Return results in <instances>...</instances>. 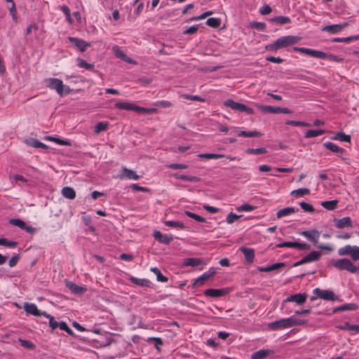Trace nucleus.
I'll list each match as a JSON object with an SVG mask.
<instances>
[{"instance_id":"39","label":"nucleus","mask_w":359,"mask_h":359,"mask_svg":"<svg viewBox=\"0 0 359 359\" xmlns=\"http://www.w3.org/2000/svg\"><path fill=\"white\" fill-rule=\"evenodd\" d=\"M45 140L55 142V143L60 144V145H67V146L71 145L70 142H69L68 140H61L60 138L54 137L52 136H46L45 137Z\"/></svg>"},{"instance_id":"56","label":"nucleus","mask_w":359,"mask_h":359,"mask_svg":"<svg viewBox=\"0 0 359 359\" xmlns=\"http://www.w3.org/2000/svg\"><path fill=\"white\" fill-rule=\"evenodd\" d=\"M299 233L300 235L306 237L309 241L314 242V230L304 231L300 232Z\"/></svg>"},{"instance_id":"8","label":"nucleus","mask_w":359,"mask_h":359,"mask_svg":"<svg viewBox=\"0 0 359 359\" xmlns=\"http://www.w3.org/2000/svg\"><path fill=\"white\" fill-rule=\"evenodd\" d=\"M216 273V270L214 268H211L208 271L203 273L201 276L196 278L193 284V286L196 285H202L205 281L212 277Z\"/></svg>"},{"instance_id":"23","label":"nucleus","mask_w":359,"mask_h":359,"mask_svg":"<svg viewBox=\"0 0 359 359\" xmlns=\"http://www.w3.org/2000/svg\"><path fill=\"white\" fill-rule=\"evenodd\" d=\"M62 196L68 199H74L76 197V192L73 188L65 187L62 189Z\"/></svg>"},{"instance_id":"57","label":"nucleus","mask_w":359,"mask_h":359,"mask_svg":"<svg viewBox=\"0 0 359 359\" xmlns=\"http://www.w3.org/2000/svg\"><path fill=\"white\" fill-rule=\"evenodd\" d=\"M19 342L20 343L21 346L25 348L29 349H33L34 348V344L30 341L19 339Z\"/></svg>"},{"instance_id":"15","label":"nucleus","mask_w":359,"mask_h":359,"mask_svg":"<svg viewBox=\"0 0 359 359\" xmlns=\"http://www.w3.org/2000/svg\"><path fill=\"white\" fill-rule=\"evenodd\" d=\"M316 57L325 59L329 61H334L340 62H342L343 59L332 54L325 53L321 51L316 50Z\"/></svg>"},{"instance_id":"29","label":"nucleus","mask_w":359,"mask_h":359,"mask_svg":"<svg viewBox=\"0 0 359 359\" xmlns=\"http://www.w3.org/2000/svg\"><path fill=\"white\" fill-rule=\"evenodd\" d=\"M270 21L276 24L285 25L290 23L291 20L289 17L287 16H276L271 18Z\"/></svg>"},{"instance_id":"51","label":"nucleus","mask_w":359,"mask_h":359,"mask_svg":"<svg viewBox=\"0 0 359 359\" xmlns=\"http://www.w3.org/2000/svg\"><path fill=\"white\" fill-rule=\"evenodd\" d=\"M78 66L87 69H92L94 67L93 64L88 63L83 59H78Z\"/></svg>"},{"instance_id":"64","label":"nucleus","mask_w":359,"mask_h":359,"mask_svg":"<svg viewBox=\"0 0 359 359\" xmlns=\"http://www.w3.org/2000/svg\"><path fill=\"white\" fill-rule=\"evenodd\" d=\"M20 258V255H14V256H13V257L10 259V260H9V262H8V265H9V266H10V267H13V266H15L17 264L18 262L19 261Z\"/></svg>"},{"instance_id":"61","label":"nucleus","mask_w":359,"mask_h":359,"mask_svg":"<svg viewBox=\"0 0 359 359\" xmlns=\"http://www.w3.org/2000/svg\"><path fill=\"white\" fill-rule=\"evenodd\" d=\"M297 242H290V241H285L282 243H279L276 245V248H296Z\"/></svg>"},{"instance_id":"6","label":"nucleus","mask_w":359,"mask_h":359,"mask_svg":"<svg viewBox=\"0 0 359 359\" xmlns=\"http://www.w3.org/2000/svg\"><path fill=\"white\" fill-rule=\"evenodd\" d=\"M224 105L233 110L238 111H245L248 114H252L254 113V110L252 108L247 107L244 104L236 102L231 99H228L225 100L224 102Z\"/></svg>"},{"instance_id":"37","label":"nucleus","mask_w":359,"mask_h":359,"mask_svg":"<svg viewBox=\"0 0 359 359\" xmlns=\"http://www.w3.org/2000/svg\"><path fill=\"white\" fill-rule=\"evenodd\" d=\"M150 271L156 276V279L158 281L165 283L168 280V278L164 276L158 268L152 267L151 268Z\"/></svg>"},{"instance_id":"32","label":"nucleus","mask_w":359,"mask_h":359,"mask_svg":"<svg viewBox=\"0 0 359 359\" xmlns=\"http://www.w3.org/2000/svg\"><path fill=\"white\" fill-rule=\"evenodd\" d=\"M314 261V250L311 251L309 254H308L306 256L303 257L301 260L296 262L294 266H297L301 264H303L306 262H311Z\"/></svg>"},{"instance_id":"11","label":"nucleus","mask_w":359,"mask_h":359,"mask_svg":"<svg viewBox=\"0 0 359 359\" xmlns=\"http://www.w3.org/2000/svg\"><path fill=\"white\" fill-rule=\"evenodd\" d=\"M24 309L27 313L32 314L35 316H41L46 314V311H41L38 309L37 306L34 304L26 303L24 305Z\"/></svg>"},{"instance_id":"41","label":"nucleus","mask_w":359,"mask_h":359,"mask_svg":"<svg viewBox=\"0 0 359 359\" xmlns=\"http://www.w3.org/2000/svg\"><path fill=\"white\" fill-rule=\"evenodd\" d=\"M175 177L177 179H180L185 181H189V182H198L201 180V179L196 176H187L184 175H179L175 174Z\"/></svg>"},{"instance_id":"30","label":"nucleus","mask_w":359,"mask_h":359,"mask_svg":"<svg viewBox=\"0 0 359 359\" xmlns=\"http://www.w3.org/2000/svg\"><path fill=\"white\" fill-rule=\"evenodd\" d=\"M26 144L35 148H42L45 149L48 148L47 145L36 139H30L29 140H26Z\"/></svg>"},{"instance_id":"35","label":"nucleus","mask_w":359,"mask_h":359,"mask_svg":"<svg viewBox=\"0 0 359 359\" xmlns=\"http://www.w3.org/2000/svg\"><path fill=\"white\" fill-rule=\"evenodd\" d=\"M237 135H238V136L248 137L262 136V133L257 132V131L247 132V131L242 130V131L237 132Z\"/></svg>"},{"instance_id":"20","label":"nucleus","mask_w":359,"mask_h":359,"mask_svg":"<svg viewBox=\"0 0 359 359\" xmlns=\"http://www.w3.org/2000/svg\"><path fill=\"white\" fill-rule=\"evenodd\" d=\"M258 109H259L264 113L269 114H278L280 113V107H272V106H266V105H256Z\"/></svg>"},{"instance_id":"53","label":"nucleus","mask_w":359,"mask_h":359,"mask_svg":"<svg viewBox=\"0 0 359 359\" xmlns=\"http://www.w3.org/2000/svg\"><path fill=\"white\" fill-rule=\"evenodd\" d=\"M112 50H113L114 53L118 58H120L123 60H124L126 55L119 48V47L114 46V47H113Z\"/></svg>"},{"instance_id":"46","label":"nucleus","mask_w":359,"mask_h":359,"mask_svg":"<svg viewBox=\"0 0 359 359\" xmlns=\"http://www.w3.org/2000/svg\"><path fill=\"white\" fill-rule=\"evenodd\" d=\"M184 214L187 216V217H189L195 220H196L197 222H205V219L198 215H196L194 212H189V211H185L184 212Z\"/></svg>"},{"instance_id":"26","label":"nucleus","mask_w":359,"mask_h":359,"mask_svg":"<svg viewBox=\"0 0 359 359\" xmlns=\"http://www.w3.org/2000/svg\"><path fill=\"white\" fill-rule=\"evenodd\" d=\"M296 212V209L293 207H287L283 209L280 210L277 214V218H281L284 216L289 215L290 214L294 213Z\"/></svg>"},{"instance_id":"28","label":"nucleus","mask_w":359,"mask_h":359,"mask_svg":"<svg viewBox=\"0 0 359 359\" xmlns=\"http://www.w3.org/2000/svg\"><path fill=\"white\" fill-rule=\"evenodd\" d=\"M269 353H270L269 350H265V349L259 350V351L255 352L251 355V359H264L266 356H268L269 355Z\"/></svg>"},{"instance_id":"59","label":"nucleus","mask_w":359,"mask_h":359,"mask_svg":"<svg viewBox=\"0 0 359 359\" xmlns=\"http://www.w3.org/2000/svg\"><path fill=\"white\" fill-rule=\"evenodd\" d=\"M157 110L155 108L148 109V108H144L141 107L137 106L136 111L139 113H147V114H152L156 112Z\"/></svg>"},{"instance_id":"16","label":"nucleus","mask_w":359,"mask_h":359,"mask_svg":"<svg viewBox=\"0 0 359 359\" xmlns=\"http://www.w3.org/2000/svg\"><path fill=\"white\" fill-rule=\"evenodd\" d=\"M240 251L244 255L245 259L248 264H252L254 262L255 251L253 249L241 247L240 248Z\"/></svg>"},{"instance_id":"7","label":"nucleus","mask_w":359,"mask_h":359,"mask_svg":"<svg viewBox=\"0 0 359 359\" xmlns=\"http://www.w3.org/2000/svg\"><path fill=\"white\" fill-rule=\"evenodd\" d=\"M316 297L329 301H335L337 299V297L332 291L320 290L319 288H316Z\"/></svg>"},{"instance_id":"2","label":"nucleus","mask_w":359,"mask_h":359,"mask_svg":"<svg viewBox=\"0 0 359 359\" xmlns=\"http://www.w3.org/2000/svg\"><path fill=\"white\" fill-rule=\"evenodd\" d=\"M302 323V320L297 319L294 316L288 318H283L270 323L268 325L269 328L273 330H278L284 328H288L293 325H299Z\"/></svg>"},{"instance_id":"60","label":"nucleus","mask_w":359,"mask_h":359,"mask_svg":"<svg viewBox=\"0 0 359 359\" xmlns=\"http://www.w3.org/2000/svg\"><path fill=\"white\" fill-rule=\"evenodd\" d=\"M256 208L255 206L250 205L249 204H243L238 208L236 210L238 211H252Z\"/></svg>"},{"instance_id":"31","label":"nucleus","mask_w":359,"mask_h":359,"mask_svg":"<svg viewBox=\"0 0 359 359\" xmlns=\"http://www.w3.org/2000/svg\"><path fill=\"white\" fill-rule=\"evenodd\" d=\"M334 140H339L341 142H351V136L349 135H346L342 132L337 133L332 137Z\"/></svg>"},{"instance_id":"9","label":"nucleus","mask_w":359,"mask_h":359,"mask_svg":"<svg viewBox=\"0 0 359 359\" xmlns=\"http://www.w3.org/2000/svg\"><path fill=\"white\" fill-rule=\"evenodd\" d=\"M348 26L347 22H344L341 24H336V25H327L325 26L322 28V31L323 32H327L330 34H337L340 32L341 30H343L345 27Z\"/></svg>"},{"instance_id":"10","label":"nucleus","mask_w":359,"mask_h":359,"mask_svg":"<svg viewBox=\"0 0 359 359\" xmlns=\"http://www.w3.org/2000/svg\"><path fill=\"white\" fill-rule=\"evenodd\" d=\"M68 39L81 52H84L88 47L90 46V43L81 39L69 36Z\"/></svg>"},{"instance_id":"47","label":"nucleus","mask_w":359,"mask_h":359,"mask_svg":"<svg viewBox=\"0 0 359 359\" xmlns=\"http://www.w3.org/2000/svg\"><path fill=\"white\" fill-rule=\"evenodd\" d=\"M0 241L1 242L0 243V245H4L10 248H15L18 244V243L16 241H10L6 238H0Z\"/></svg>"},{"instance_id":"4","label":"nucleus","mask_w":359,"mask_h":359,"mask_svg":"<svg viewBox=\"0 0 359 359\" xmlns=\"http://www.w3.org/2000/svg\"><path fill=\"white\" fill-rule=\"evenodd\" d=\"M332 266L339 270H346L350 273H359V267L355 266L350 259L344 258L334 260Z\"/></svg>"},{"instance_id":"54","label":"nucleus","mask_w":359,"mask_h":359,"mask_svg":"<svg viewBox=\"0 0 359 359\" xmlns=\"http://www.w3.org/2000/svg\"><path fill=\"white\" fill-rule=\"evenodd\" d=\"M250 27L257 29L258 30H264L266 28L265 23L258 22H252L250 23Z\"/></svg>"},{"instance_id":"22","label":"nucleus","mask_w":359,"mask_h":359,"mask_svg":"<svg viewBox=\"0 0 359 359\" xmlns=\"http://www.w3.org/2000/svg\"><path fill=\"white\" fill-rule=\"evenodd\" d=\"M115 107L120 109L132 110V111H136V109H137V105H135L131 103L123 102H116L115 104Z\"/></svg>"},{"instance_id":"21","label":"nucleus","mask_w":359,"mask_h":359,"mask_svg":"<svg viewBox=\"0 0 359 359\" xmlns=\"http://www.w3.org/2000/svg\"><path fill=\"white\" fill-rule=\"evenodd\" d=\"M323 146L326 149H327L333 152L339 153L341 155L344 154L346 151L344 149L339 147L338 146H337L336 144H334V143H332L331 142H327L324 143Z\"/></svg>"},{"instance_id":"36","label":"nucleus","mask_w":359,"mask_h":359,"mask_svg":"<svg viewBox=\"0 0 359 359\" xmlns=\"http://www.w3.org/2000/svg\"><path fill=\"white\" fill-rule=\"evenodd\" d=\"M310 194V190L306 188H301L291 191V195L294 197H301Z\"/></svg>"},{"instance_id":"48","label":"nucleus","mask_w":359,"mask_h":359,"mask_svg":"<svg viewBox=\"0 0 359 359\" xmlns=\"http://www.w3.org/2000/svg\"><path fill=\"white\" fill-rule=\"evenodd\" d=\"M9 223L13 226H18L22 229H23V228H25V222L20 219H11L9 220Z\"/></svg>"},{"instance_id":"58","label":"nucleus","mask_w":359,"mask_h":359,"mask_svg":"<svg viewBox=\"0 0 359 359\" xmlns=\"http://www.w3.org/2000/svg\"><path fill=\"white\" fill-rule=\"evenodd\" d=\"M299 205L304 212H312L314 211V208L311 204H309L306 202H301Z\"/></svg>"},{"instance_id":"14","label":"nucleus","mask_w":359,"mask_h":359,"mask_svg":"<svg viewBox=\"0 0 359 359\" xmlns=\"http://www.w3.org/2000/svg\"><path fill=\"white\" fill-rule=\"evenodd\" d=\"M337 328L341 330H347L350 332L351 334L359 333V325H351L348 322H345L343 324L337 325Z\"/></svg>"},{"instance_id":"34","label":"nucleus","mask_w":359,"mask_h":359,"mask_svg":"<svg viewBox=\"0 0 359 359\" xmlns=\"http://www.w3.org/2000/svg\"><path fill=\"white\" fill-rule=\"evenodd\" d=\"M359 40V35L352 36L348 37H343V38H334L332 39V42H341V43H349L351 41H354Z\"/></svg>"},{"instance_id":"5","label":"nucleus","mask_w":359,"mask_h":359,"mask_svg":"<svg viewBox=\"0 0 359 359\" xmlns=\"http://www.w3.org/2000/svg\"><path fill=\"white\" fill-rule=\"evenodd\" d=\"M339 256H350L353 261L359 260V246L346 245L338 249Z\"/></svg>"},{"instance_id":"40","label":"nucleus","mask_w":359,"mask_h":359,"mask_svg":"<svg viewBox=\"0 0 359 359\" xmlns=\"http://www.w3.org/2000/svg\"><path fill=\"white\" fill-rule=\"evenodd\" d=\"M207 25L213 28H217L221 24V20L216 18H210L206 21Z\"/></svg>"},{"instance_id":"25","label":"nucleus","mask_w":359,"mask_h":359,"mask_svg":"<svg viewBox=\"0 0 359 359\" xmlns=\"http://www.w3.org/2000/svg\"><path fill=\"white\" fill-rule=\"evenodd\" d=\"M202 263L199 258H187L184 260L183 265L185 266H197Z\"/></svg>"},{"instance_id":"3","label":"nucleus","mask_w":359,"mask_h":359,"mask_svg":"<svg viewBox=\"0 0 359 359\" xmlns=\"http://www.w3.org/2000/svg\"><path fill=\"white\" fill-rule=\"evenodd\" d=\"M47 86L54 89L60 96L68 95L71 90L69 86H65L62 80L58 79L50 78L45 81Z\"/></svg>"},{"instance_id":"52","label":"nucleus","mask_w":359,"mask_h":359,"mask_svg":"<svg viewBox=\"0 0 359 359\" xmlns=\"http://www.w3.org/2000/svg\"><path fill=\"white\" fill-rule=\"evenodd\" d=\"M294 50L300 52V53H306V54L311 55V57H314V50H313V49L294 47Z\"/></svg>"},{"instance_id":"62","label":"nucleus","mask_w":359,"mask_h":359,"mask_svg":"<svg viewBox=\"0 0 359 359\" xmlns=\"http://www.w3.org/2000/svg\"><path fill=\"white\" fill-rule=\"evenodd\" d=\"M241 215H237L233 212H231L226 217V222L229 224H232L234 221L240 218Z\"/></svg>"},{"instance_id":"63","label":"nucleus","mask_w":359,"mask_h":359,"mask_svg":"<svg viewBox=\"0 0 359 359\" xmlns=\"http://www.w3.org/2000/svg\"><path fill=\"white\" fill-rule=\"evenodd\" d=\"M155 105L157 107H163V108H168L172 106V103L169 101L162 100V101H158L155 104Z\"/></svg>"},{"instance_id":"33","label":"nucleus","mask_w":359,"mask_h":359,"mask_svg":"<svg viewBox=\"0 0 359 359\" xmlns=\"http://www.w3.org/2000/svg\"><path fill=\"white\" fill-rule=\"evenodd\" d=\"M123 172L124 173L125 177L130 180H137L140 178V176L136 174V172L132 170L128 169L126 168H123Z\"/></svg>"},{"instance_id":"17","label":"nucleus","mask_w":359,"mask_h":359,"mask_svg":"<svg viewBox=\"0 0 359 359\" xmlns=\"http://www.w3.org/2000/svg\"><path fill=\"white\" fill-rule=\"evenodd\" d=\"M65 285L73 293L76 294H82L86 291V289L85 287L79 286L71 281H65Z\"/></svg>"},{"instance_id":"49","label":"nucleus","mask_w":359,"mask_h":359,"mask_svg":"<svg viewBox=\"0 0 359 359\" xmlns=\"http://www.w3.org/2000/svg\"><path fill=\"white\" fill-rule=\"evenodd\" d=\"M44 316L49 319V325L52 328V330H55L57 327H58L59 323L55 320L54 318L52 316L46 313Z\"/></svg>"},{"instance_id":"1","label":"nucleus","mask_w":359,"mask_h":359,"mask_svg":"<svg viewBox=\"0 0 359 359\" xmlns=\"http://www.w3.org/2000/svg\"><path fill=\"white\" fill-rule=\"evenodd\" d=\"M300 38L295 36H285L278 38L273 43L266 46V49L269 50H277L280 48H286L289 46L296 44L299 42Z\"/></svg>"},{"instance_id":"55","label":"nucleus","mask_w":359,"mask_h":359,"mask_svg":"<svg viewBox=\"0 0 359 359\" xmlns=\"http://www.w3.org/2000/svg\"><path fill=\"white\" fill-rule=\"evenodd\" d=\"M61 10L63 11V13L65 14L67 21L70 23H73V20L71 17L70 11L69 8L67 6L63 5L61 7Z\"/></svg>"},{"instance_id":"18","label":"nucleus","mask_w":359,"mask_h":359,"mask_svg":"<svg viewBox=\"0 0 359 359\" xmlns=\"http://www.w3.org/2000/svg\"><path fill=\"white\" fill-rule=\"evenodd\" d=\"M226 293L224 289H208L205 290L204 294L208 297H218L224 295Z\"/></svg>"},{"instance_id":"38","label":"nucleus","mask_w":359,"mask_h":359,"mask_svg":"<svg viewBox=\"0 0 359 359\" xmlns=\"http://www.w3.org/2000/svg\"><path fill=\"white\" fill-rule=\"evenodd\" d=\"M357 309V306L354 304H347L342 305L341 306H339L334 309L333 312L336 313L338 311H343L346 310H355Z\"/></svg>"},{"instance_id":"45","label":"nucleus","mask_w":359,"mask_h":359,"mask_svg":"<svg viewBox=\"0 0 359 359\" xmlns=\"http://www.w3.org/2000/svg\"><path fill=\"white\" fill-rule=\"evenodd\" d=\"M164 224L165 226H170V227H177V228H180L182 229L185 228V225L183 223L180 222L165 221Z\"/></svg>"},{"instance_id":"13","label":"nucleus","mask_w":359,"mask_h":359,"mask_svg":"<svg viewBox=\"0 0 359 359\" xmlns=\"http://www.w3.org/2000/svg\"><path fill=\"white\" fill-rule=\"evenodd\" d=\"M153 236L157 241L165 245L169 244L173 240L172 235H163L159 231H155Z\"/></svg>"},{"instance_id":"19","label":"nucleus","mask_w":359,"mask_h":359,"mask_svg":"<svg viewBox=\"0 0 359 359\" xmlns=\"http://www.w3.org/2000/svg\"><path fill=\"white\" fill-rule=\"evenodd\" d=\"M335 226L339 229L352 227L351 219L349 217H343L336 221Z\"/></svg>"},{"instance_id":"12","label":"nucleus","mask_w":359,"mask_h":359,"mask_svg":"<svg viewBox=\"0 0 359 359\" xmlns=\"http://www.w3.org/2000/svg\"><path fill=\"white\" fill-rule=\"evenodd\" d=\"M307 295L304 293H298L294 295H290L283 301V303L294 302L298 304H304L306 300Z\"/></svg>"},{"instance_id":"24","label":"nucleus","mask_w":359,"mask_h":359,"mask_svg":"<svg viewBox=\"0 0 359 359\" xmlns=\"http://www.w3.org/2000/svg\"><path fill=\"white\" fill-rule=\"evenodd\" d=\"M130 280L133 283L142 287H150L151 284L150 281L145 278H137L135 277H131L130 278Z\"/></svg>"},{"instance_id":"44","label":"nucleus","mask_w":359,"mask_h":359,"mask_svg":"<svg viewBox=\"0 0 359 359\" xmlns=\"http://www.w3.org/2000/svg\"><path fill=\"white\" fill-rule=\"evenodd\" d=\"M246 152L248 154H255V155H258V154H266L267 152L266 148L264 147H262V148H257V149H251V148H249L246 150Z\"/></svg>"},{"instance_id":"27","label":"nucleus","mask_w":359,"mask_h":359,"mask_svg":"<svg viewBox=\"0 0 359 359\" xmlns=\"http://www.w3.org/2000/svg\"><path fill=\"white\" fill-rule=\"evenodd\" d=\"M338 201H325L320 203V205L327 210H333L337 208Z\"/></svg>"},{"instance_id":"50","label":"nucleus","mask_w":359,"mask_h":359,"mask_svg":"<svg viewBox=\"0 0 359 359\" xmlns=\"http://www.w3.org/2000/svg\"><path fill=\"white\" fill-rule=\"evenodd\" d=\"M287 125H292L294 126H304L309 127L311 126V124L304 121H287L285 122Z\"/></svg>"},{"instance_id":"43","label":"nucleus","mask_w":359,"mask_h":359,"mask_svg":"<svg viewBox=\"0 0 359 359\" xmlns=\"http://www.w3.org/2000/svg\"><path fill=\"white\" fill-rule=\"evenodd\" d=\"M198 156L200 158H206V159H212V158L217 159V158L225 157L226 156L224 154L207 153V154H199Z\"/></svg>"},{"instance_id":"42","label":"nucleus","mask_w":359,"mask_h":359,"mask_svg":"<svg viewBox=\"0 0 359 359\" xmlns=\"http://www.w3.org/2000/svg\"><path fill=\"white\" fill-rule=\"evenodd\" d=\"M108 128L107 122H99L97 123L94 128V132L96 134H98L102 131H105Z\"/></svg>"}]
</instances>
